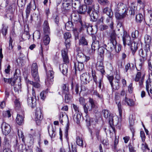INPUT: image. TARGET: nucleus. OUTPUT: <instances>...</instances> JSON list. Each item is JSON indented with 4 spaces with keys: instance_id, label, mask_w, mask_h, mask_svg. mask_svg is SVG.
<instances>
[{
    "instance_id": "nucleus-1",
    "label": "nucleus",
    "mask_w": 152,
    "mask_h": 152,
    "mask_svg": "<svg viewBox=\"0 0 152 152\" xmlns=\"http://www.w3.org/2000/svg\"><path fill=\"white\" fill-rule=\"evenodd\" d=\"M77 61L74 63L75 71H82L84 67L83 63L87 62L90 59L89 56H86L80 51H78L77 56Z\"/></svg>"
},
{
    "instance_id": "nucleus-2",
    "label": "nucleus",
    "mask_w": 152,
    "mask_h": 152,
    "mask_svg": "<svg viewBox=\"0 0 152 152\" xmlns=\"http://www.w3.org/2000/svg\"><path fill=\"white\" fill-rule=\"evenodd\" d=\"M14 147L15 151L21 152H33L32 149L28 146L26 147L23 144H20V142L17 139L14 145Z\"/></svg>"
},
{
    "instance_id": "nucleus-3",
    "label": "nucleus",
    "mask_w": 152,
    "mask_h": 152,
    "mask_svg": "<svg viewBox=\"0 0 152 152\" xmlns=\"http://www.w3.org/2000/svg\"><path fill=\"white\" fill-rule=\"evenodd\" d=\"M88 102L89 103L90 105L91 106V108L89 107L87 108L86 105L84 106V109L85 113L86 114L88 113V111H91L92 110H93V111L95 113L97 112L98 106L97 104L95 101L94 100L93 98H89Z\"/></svg>"
},
{
    "instance_id": "nucleus-4",
    "label": "nucleus",
    "mask_w": 152,
    "mask_h": 152,
    "mask_svg": "<svg viewBox=\"0 0 152 152\" xmlns=\"http://www.w3.org/2000/svg\"><path fill=\"white\" fill-rule=\"evenodd\" d=\"M71 17L72 21L77 22V23L80 25L81 29L86 27L85 23L82 22L81 16L79 15L77 13L73 12L71 14Z\"/></svg>"
},
{
    "instance_id": "nucleus-5",
    "label": "nucleus",
    "mask_w": 152,
    "mask_h": 152,
    "mask_svg": "<svg viewBox=\"0 0 152 152\" xmlns=\"http://www.w3.org/2000/svg\"><path fill=\"white\" fill-rule=\"evenodd\" d=\"M150 51V46L149 44H145L143 49H141L139 51V56L142 57L140 60L142 61H144L147 59L148 55V53Z\"/></svg>"
},
{
    "instance_id": "nucleus-6",
    "label": "nucleus",
    "mask_w": 152,
    "mask_h": 152,
    "mask_svg": "<svg viewBox=\"0 0 152 152\" xmlns=\"http://www.w3.org/2000/svg\"><path fill=\"white\" fill-rule=\"evenodd\" d=\"M87 12L89 15L91 21L95 22L97 20L99 17L98 12L95 10L94 8L93 5L92 6H89Z\"/></svg>"
},
{
    "instance_id": "nucleus-7",
    "label": "nucleus",
    "mask_w": 152,
    "mask_h": 152,
    "mask_svg": "<svg viewBox=\"0 0 152 152\" xmlns=\"http://www.w3.org/2000/svg\"><path fill=\"white\" fill-rule=\"evenodd\" d=\"M110 42L107 45L108 48L111 51L114 50L115 46L117 45L116 40V34L114 31H113L110 34Z\"/></svg>"
},
{
    "instance_id": "nucleus-8",
    "label": "nucleus",
    "mask_w": 152,
    "mask_h": 152,
    "mask_svg": "<svg viewBox=\"0 0 152 152\" xmlns=\"http://www.w3.org/2000/svg\"><path fill=\"white\" fill-rule=\"evenodd\" d=\"M31 75L34 80L37 81L39 80V77L38 72V66L36 63L32 64L31 67Z\"/></svg>"
},
{
    "instance_id": "nucleus-9",
    "label": "nucleus",
    "mask_w": 152,
    "mask_h": 152,
    "mask_svg": "<svg viewBox=\"0 0 152 152\" xmlns=\"http://www.w3.org/2000/svg\"><path fill=\"white\" fill-rule=\"evenodd\" d=\"M115 10V11L121 12V13L125 14L127 15V8L126 5L122 3H119L118 4L117 6H116Z\"/></svg>"
},
{
    "instance_id": "nucleus-10",
    "label": "nucleus",
    "mask_w": 152,
    "mask_h": 152,
    "mask_svg": "<svg viewBox=\"0 0 152 152\" xmlns=\"http://www.w3.org/2000/svg\"><path fill=\"white\" fill-rule=\"evenodd\" d=\"M47 79L46 80L45 83L46 85H48L51 84L53 81L54 72L51 70H49L47 72Z\"/></svg>"
},
{
    "instance_id": "nucleus-11",
    "label": "nucleus",
    "mask_w": 152,
    "mask_h": 152,
    "mask_svg": "<svg viewBox=\"0 0 152 152\" xmlns=\"http://www.w3.org/2000/svg\"><path fill=\"white\" fill-rule=\"evenodd\" d=\"M2 132L5 135H8L11 132V127L10 125L6 122H3L1 125Z\"/></svg>"
},
{
    "instance_id": "nucleus-12",
    "label": "nucleus",
    "mask_w": 152,
    "mask_h": 152,
    "mask_svg": "<svg viewBox=\"0 0 152 152\" xmlns=\"http://www.w3.org/2000/svg\"><path fill=\"white\" fill-rule=\"evenodd\" d=\"M124 35L123 36V41L124 46L126 45H130L131 44V38L130 36L127 34L126 32L124 31Z\"/></svg>"
},
{
    "instance_id": "nucleus-13",
    "label": "nucleus",
    "mask_w": 152,
    "mask_h": 152,
    "mask_svg": "<svg viewBox=\"0 0 152 152\" xmlns=\"http://www.w3.org/2000/svg\"><path fill=\"white\" fill-rule=\"evenodd\" d=\"M141 72H138L136 75L134 79V81L136 82H139V85L140 87L142 86L143 85L144 79V76L143 75L141 78Z\"/></svg>"
},
{
    "instance_id": "nucleus-14",
    "label": "nucleus",
    "mask_w": 152,
    "mask_h": 152,
    "mask_svg": "<svg viewBox=\"0 0 152 152\" xmlns=\"http://www.w3.org/2000/svg\"><path fill=\"white\" fill-rule=\"evenodd\" d=\"M64 38L65 39V44L66 48H70V38L71 37V34L69 32H66L64 33Z\"/></svg>"
},
{
    "instance_id": "nucleus-15",
    "label": "nucleus",
    "mask_w": 152,
    "mask_h": 152,
    "mask_svg": "<svg viewBox=\"0 0 152 152\" xmlns=\"http://www.w3.org/2000/svg\"><path fill=\"white\" fill-rule=\"evenodd\" d=\"M151 80L149 78L146 82L145 88L148 95L150 97L151 96V94H152V87L151 86Z\"/></svg>"
},
{
    "instance_id": "nucleus-16",
    "label": "nucleus",
    "mask_w": 152,
    "mask_h": 152,
    "mask_svg": "<svg viewBox=\"0 0 152 152\" xmlns=\"http://www.w3.org/2000/svg\"><path fill=\"white\" fill-rule=\"evenodd\" d=\"M72 9V7L70 4L67 1L64 2L62 4V7L61 8L62 11L64 13L68 12L70 11Z\"/></svg>"
},
{
    "instance_id": "nucleus-17",
    "label": "nucleus",
    "mask_w": 152,
    "mask_h": 152,
    "mask_svg": "<svg viewBox=\"0 0 152 152\" xmlns=\"http://www.w3.org/2000/svg\"><path fill=\"white\" fill-rule=\"evenodd\" d=\"M81 80L83 82L84 84H87L90 81V76L89 74L87 73H83L80 77Z\"/></svg>"
},
{
    "instance_id": "nucleus-18",
    "label": "nucleus",
    "mask_w": 152,
    "mask_h": 152,
    "mask_svg": "<svg viewBox=\"0 0 152 152\" xmlns=\"http://www.w3.org/2000/svg\"><path fill=\"white\" fill-rule=\"evenodd\" d=\"M113 2L111 3L110 6V8L107 7L104 8L103 10V12L106 14L110 17H112L113 15V12L111 10V8L113 7Z\"/></svg>"
},
{
    "instance_id": "nucleus-19",
    "label": "nucleus",
    "mask_w": 152,
    "mask_h": 152,
    "mask_svg": "<svg viewBox=\"0 0 152 152\" xmlns=\"http://www.w3.org/2000/svg\"><path fill=\"white\" fill-rule=\"evenodd\" d=\"M28 105L32 108H34L36 105V99L34 97L28 98L27 99Z\"/></svg>"
},
{
    "instance_id": "nucleus-20",
    "label": "nucleus",
    "mask_w": 152,
    "mask_h": 152,
    "mask_svg": "<svg viewBox=\"0 0 152 152\" xmlns=\"http://www.w3.org/2000/svg\"><path fill=\"white\" fill-rule=\"evenodd\" d=\"M68 48L64 49L61 50V54L64 64L69 63V61L68 57L67 56V49Z\"/></svg>"
},
{
    "instance_id": "nucleus-21",
    "label": "nucleus",
    "mask_w": 152,
    "mask_h": 152,
    "mask_svg": "<svg viewBox=\"0 0 152 152\" xmlns=\"http://www.w3.org/2000/svg\"><path fill=\"white\" fill-rule=\"evenodd\" d=\"M48 132L51 138H54L56 135V129L53 128L52 125L50 124L48 126Z\"/></svg>"
},
{
    "instance_id": "nucleus-22",
    "label": "nucleus",
    "mask_w": 152,
    "mask_h": 152,
    "mask_svg": "<svg viewBox=\"0 0 152 152\" xmlns=\"http://www.w3.org/2000/svg\"><path fill=\"white\" fill-rule=\"evenodd\" d=\"M35 81H36V82H34L32 81H30L28 79H26V82L27 83L28 86L29 85H32L35 88H38L40 87V85L38 83V82L39 81V80L37 81L36 80Z\"/></svg>"
},
{
    "instance_id": "nucleus-23",
    "label": "nucleus",
    "mask_w": 152,
    "mask_h": 152,
    "mask_svg": "<svg viewBox=\"0 0 152 152\" xmlns=\"http://www.w3.org/2000/svg\"><path fill=\"white\" fill-rule=\"evenodd\" d=\"M44 34H50V29L48 22L47 20H45L43 24Z\"/></svg>"
},
{
    "instance_id": "nucleus-24",
    "label": "nucleus",
    "mask_w": 152,
    "mask_h": 152,
    "mask_svg": "<svg viewBox=\"0 0 152 152\" xmlns=\"http://www.w3.org/2000/svg\"><path fill=\"white\" fill-rule=\"evenodd\" d=\"M140 146L143 152H152V150L150 149L148 145L144 142H142Z\"/></svg>"
},
{
    "instance_id": "nucleus-25",
    "label": "nucleus",
    "mask_w": 152,
    "mask_h": 152,
    "mask_svg": "<svg viewBox=\"0 0 152 152\" xmlns=\"http://www.w3.org/2000/svg\"><path fill=\"white\" fill-rule=\"evenodd\" d=\"M96 68L97 70L101 72L102 74V75H103L104 74L105 71L104 69V66L102 63L101 62H98L96 65Z\"/></svg>"
},
{
    "instance_id": "nucleus-26",
    "label": "nucleus",
    "mask_w": 152,
    "mask_h": 152,
    "mask_svg": "<svg viewBox=\"0 0 152 152\" xmlns=\"http://www.w3.org/2000/svg\"><path fill=\"white\" fill-rule=\"evenodd\" d=\"M36 118L37 120H41L42 119V110L39 108L36 109L35 112Z\"/></svg>"
},
{
    "instance_id": "nucleus-27",
    "label": "nucleus",
    "mask_w": 152,
    "mask_h": 152,
    "mask_svg": "<svg viewBox=\"0 0 152 152\" xmlns=\"http://www.w3.org/2000/svg\"><path fill=\"white\" fill-rule=\"evenodd\" d=\"M131 49L132 51V54L134 55L138 49V44L134 41L131 43Z\"/></svg>"
},
{
    "instance_id": "nucleus-28",
    "label": "nucleus",
    "mask_w": 152,
    "mask_h": 152,
    "mask_svg": "<svg viewBox=\"0 0 152 152\" xmlns=\"http://www.w3.org/2000/svg\"><path fill=\"white\" fill-rule=\"evenodd\" d=\"M24 115H21L20 114H18L16 118V122L19 125H21L23 122Z\"/></svg>"
},
{
    "instance_id": "nucleus-29",
    "label": "nucleus",
    "mask_w": 152,
    "mask_h": 152,
    "mask_svg": "<svg viewBox=\"0 0 152 152\" xmlns=\"http://www.w3.org/2000/svg\"><path fill=\"white\" fill-rule=\"evenodd\" d=\"M49 34H44V36L43 38V41L44 44L47 45L49 44L50 38L49 36Z\"/></svg>"
},
{
    "instance_id": "nucleus-30",
    "label": "nucleus",
    "mask_w": 152,
    "mask_h": 152,
    "mask_svg": "<svg viewBox=\"0 0 152 152\" xmlns=\"http://www.w3.org/2000/svg\"><path fill=\"white\" fill-rule=\"evenodd\" d=\"M60 69L63 74L64 75H67L68 72V66L66 64H63L61 67H60Z\"/></svg>"
},
{
    "instance_id": "nucleus-31",
    "label": "nucleus",
    "mask_w": 152,
    "mask_h": 152,
    "mask_svg": "<svg viewBox=\"0 0 152 152\" xmlns=\"http://www.w3.org/2000/svg\"><path fill=\"white\" fill-rule=\"evenodd\" d=\"M62 94H65L69 93V85L64 84L62 86Z\"/></svg>"
},
{
    "instance_id": "nucleus-32",
    "label": "nucleus",
    "mask_w": 152,
    "mask_h": 152,
    "mask_svg": "<svg viewBox=\"0 0 152 152\" xmlns=\"http://www.w3.org/2000/svg\"><path fill=\"white\" fill-rule=\"evenodd\" d=\"M85 25L86 26L85 28H86V27H87V31L88 33L89 34L92 35L96 32V31H94L93 28H92V26L90 25L87 26L86 24Z\"/></svg>"
},
{
    "instance_id": "nucleus-33",
    "label": "nucleus",
    "mask_w": 152,
    "mask_h": 152,
    "mask_svg": "<svg viewBox=\"0 0 152 152\" xmlns=\"http://www.w3.org/2000/svg\"><path fill=\"white\" fill-rule=\"evenodd\" d=\"M127 15L125 14L121 13V12L116 11L115 13L116 18L118 20H121L126 17Z\"/></svg>"
},
{
    "instance_id": "nucleus-34",
    "label": "nucleus",
    "mask_w": 152,
    "mask_h": 152,
    "mask_svg": "<svg viewBox=\"0 0 152 152\" xmlns=\"http://www.w3.org/2000/svg\"><path fill=\"white\" fill-rule=\"evenodd\" d=\"M99 47V42L98 41L96 40L93 42L91 45V48L94 51L96 50H98Z\"/></svg>"
},
{
    "instance_id": "nucleus-35",
    "label": "nucleus",
    "mask_w": 152,
    "mask_h": 152,
    "mask_svg": "<svg viewBox=\"0 0 152 152\" xmlns=\"http://www.w3.org/2000/svg\"><path fill=\"white\" fill-rule=\"evenodd\" d=\"M120 82L115 81L111 84V87L113 89L118 90L120 88L119 83Z\"/></svg>"
},
{
    "instance_id": "nucleus-36",
    "label": "nucleus",
    "mask_w": 152,
    "mask_h": 152,
    "mask_svg": "<svg viewBox=\"0 0 152 152\" xmlns=\"http://www.w3.org/2000/svg\"><path fill=\"white\" fill-rule=\"evenodd\" d=\"M79 44L82 46L87 45L88 44L87 40L84 37H81L79 40Z\"/></svg>"
},
{
    "instance_id": "nucleus-37",
    "label": "nucleus",
    "mask_w": 152,
    "mask_h": 152,
    "mask_svg": "<svg viewBox=\"0 0 152 152\" xmlns=\"http://www.w3.org/2000/svg\"><path fill=\"white\" fill-rule=\"evenodd\" d=\"M73 119L75 121L78 123L81 119V114L80 112L75 113L73 116Z\"/></svg>"
},
{
    "instance_id": "nucleus-38",
    "label": "nucleus",
    "mask_w": 152,
    "mask_h": 152,
    "mask_svg": "<svg viewBox=\"0 0 152 152\" xmlns=\"http://www.w3.org/2000/svg\"><path fill=\"white\" fill-rule=\"evenodd\" d=\"M73 24L72 21H69L65 24L66 29L67 31H70L73 28Z\"/></svg>"
},
{
    "instance_id": "nucleus-39",
    "label": "nucleus",
    "mask_w": 152,
    "mask_h": 152,
    "mask_svg": "<svg viewBox=\"0 0 152 152\" xmlns=\"http://www.w3.org/2000/svg\"><path fill=\"white\" fill-rule=\"evenodd\" d=\"M124 101L127 105L130 106H132L134 105V102L133 100L131 99H128L125 96Z\"/></svg>"
},
{
    "instance_id": "nucleus-40",
    "label": "nucleus",
    "mask_w": 152,
    "mask_h": 152,
    "mask_svg": "<svg viewBox=\"0 0 152 152\" xmlns=\"http://www.w3.org/2000/svg\"><path fill=\"white\" fill-rule=\"evenodd\" d=\"M64 101L66 103H69L71 100L72 98V96L69 94H65Z\"/></svg>"
},
{
    "instance_id": "nucleus-41",
    "label": "nucleus",
    "mask_w": 152,
    "mask_h": 152,
    "mask_svg": "<svg viewBox=\"0 0 152 152\" xmlns=\"http://www.w3.org/2000/svg\"><path fill=\"white\" fill-rule=\"evenodd\" d=\"M10 140L6 137L4 138V148H10Z\"/></svg>"
},
{
    "instance_id": "nucleus-42",
    "label": "nucleus",
    "mask_w": 152,
    "mask_h": 152,
    "mask_svg": "<svg viewBox=\"0 0 152 152\" xmlns=\"http://www.w3.org/2000/svg\"><path fill=\"white\" fill-rule=\"evenodd\" d=\"M80 12L81 14H84L87 10V7L86 5H84L80 7Z\"/></svg>"
},
{
    "instance_id": "nucleus-43",
    "label": "nucleus",
    "mask_w": 152,
    "mask_h": 152,
    "mask_svg": "<svg viewBox=\"0 0 152 152\" xmlns=\"http://www.w3.org/2000/svg\"><path fill=\"white\" fill-rule=\"evenodd\" d=\"M102 112L104 114V117L106 118H108L109 117L110 118V116H112L110 115V113L108 110H103Z\"/></svg>"
},
{
    "instance_id": "nucleus-44",
    "label": "nucleus",
    "mask_w": 152,
    "mask_h": 152,
    "mask_svg": "<svg viewBox=\"0 0 152 152\" xmlns=\"http://www.w3.org/2000/svg\"><path fill=\"white\" fill-rule=\"evenodd\" d=\"M76 142L77 144L80 146H82L83 145V141L79 136H77L76 137Z\"/></svg>"
},
{
    "instance_id": "nucleus-45",
    "label": "nucleus",
    "mask_w": 152,
    "mask_h": 152,
    "mask_svg": "<svg viewBox=\"0 0 152 152\" xmlns=\"http://www.w3.org/2000/svg\"><path fill=\"white\" fill-rule=\"evenodd\" d=\"M86 121L89 122V125H90L91 124L94 125L96 124V119L93 118H87L86 119Z\"/></svg>"
},
{
    "instance_id": "nucleus-46",
    "label": "nucleus",
    "mask_w": 152,
    "mask_h": 152,
    "mask_svg": "<svg viewBox=\"0 0 152 152\" xmlns=\"http://www.w3.org/2000/svg\"><path fill=\"white\" fill-rule=\"evenodd\" d=\"M136 19L137 23H140L143 19V16L141 14H139L136 16Z\"/></svg>"
},
{
    "instance_id": "nucleus-47",
    "label": "nucleus",
    "mask_w": 152,
    "mask_h": 152,
    "mask_svg": "<svg viewBox=\"0 0 152 152\" xmlns=\"http://www.w3.org/2000/svg\"><path fill=\"white\" fill-rule=\"evenodd\" d=\"M116 103L117 104L119 114L120 116L121 117V116L122 113V108L121 103H120L119 102L117 101H116Z\"/></svg>"
},
{
    "instance_id": "nucleus-48",
    "label": "nucleus",
    "mask_w": 152,
    "mask_h": 152,
    "mask_svg": "<svg viewBox=\"0 0 152 152\" xmlns=\"http://www.w3.org/2000/svg\"><path fill=\"white\" fill-rule=\"evenodd\" d=\"M48 93V91L47 90L43 91L41 92L40 95L41 99L42 100H44L46 97Z\"/></svg>"
},
{
    "instance_id": "nucleus-49",
    "label": "nucleus",
    "mask_w": 152,
    "mask_h": 152,
    "mask_svg": "<svg viewBox=\"0 0 152 152\" xmlns=\"http://www.w3.org/2000/svg\"><path fill=\"white\" fill-rule=\"evenodd\" d=\"M31 2L30 3L27 5L26 11V17L27 18L28 17L31 11Z\"/></svg>"
},
{
    "instance_id": "nucleus-50",
    "label": "nucleus",
    "mask_w": 152,
    "mask_h": 152,
    "mask_svg": "<svg viewBox=\"0 0 152 152\" xmlns=\"http://www.w3.org/2000/svg\"><path fill=\"white\" fill-rule=\"evenodd\" d=\"M145 42L146 44H149L151 40V37L148 35L146 34L144 37Z\"/></svg>"
},
{
    "instance_id": "nucleus-51",
    "label": "nucleus",
    "mask_w": 152,
    "mask_h": 152,
    "mask_svg": "<svg viewBox=\"0 0 152 152\" xmlns=\"http://www.w3.org/2000/svg\"><path fill=\"white\" fill-rule=\"evenodd\" d=\"M103 75H102L98 79V81H97V83L98 84V87L100 89H101L102 85L103 84Z\"/></svg>"
},
{
    "instance_id": "nucleus-52",
    "label": "nucleus",
    "mask_w": 152,
    "mask_h": 152,
    "mask_svg": "<svg viewBox=\"0 0 152 152\" xmlns=\"http://www.w3.org/2000/svg\"><path fill=\"white\" fill-rule=\"evenodd\" d=\"M139 32L138 30H135L132 33V37L133 38H136L139 36Z\"/></svg>"
},
{
    "instance_id": "nucleus-53",
    "label": "nucleus",
    "mask_w": 152,
    "mask_h": 152,
    "mask_svg": "<svg viewBox=\"0 0 152 152\" xmlns=\"http://www.w3.org/2000/svg\"><path fill=\"white\" fill-rule=\"evenodd\" d=\"M3 28L2 29V33L3 35H6L7 33L8 27L7 26L2 24Z\"/></svg>"
},
{
    "instance_id": "nucleus-54",
    "label": "nucleus",
    "mask_w": 152,
    "mask_h": 152,
    "mask_svg": "<svg viewBox=\"0 0 152 152\" xmlns=\"http://www.w3.org/2000/svg\"><path fill=\"white\" fill-rule=\"evenodd\" d=\"M22 38L25 40L29 39L30 38V35L29 33L28 32H25L23 34Z\"/></svg>"
},
{
    "instance_id": "nucleus-55",
    "label": "nucleus",
    "mask_w": 152,
    "mask_h": 152,
    "mask_svg": "<svg viewBox=\"0 0 152 152\" xmlns=\"http://www.w3.org/2000/svg\"><path fill=\"white\" fill-rule=\"evenodd\" d=\"M15 106L16 109H18L20 107V101L17 99H16L14 101Z\"/></svg>"
},
{
    "instance_id": "nucleus-56",
    "label": "nucleus",
    "mask_w": 152,
    "mask_h": 152,
    "mask_svg": "<svg viewBox=\"0 0 152 152\" xmlns=\"http://www.w3.org/2000/svg\"><path fill=\"white\" fill-rule=\"evenodd\" d=\"M98 50L99 53L101 55V56H102V55L104 53L105 49L104 47H99Z\"/></svg>"
},
{
    "instance_id": "nucleus-57",
    "label": "nucleus",
    "mask_w": 152,
    "mask_h": 152,
    "mask_svg": "<svg viewBox=\"0 0 152 152\" xmlns=\"http://www.w3.org/2000/svg\"><path fill=\"white\" fill-rule=\"evenodd\" d=\"M53 19L54 22L57 25H58L59 20V17L58 15H56L53 16Z\"/></svg>"
},
{
    "instance_id": "nucleus-58",
    "label": "nucleus",
    "mask_w": 152,
    "mask_h": 152,
    "mask_svg": "<svg viewBox=\"0 0 152 152\" xmlns=\"http://www.w3.org/2000/svg\"><path fill=\"white\" fill-rule=\"evenodd\" d=\"M141 63L139 64V65L137 66V67H136V69L137 70L138 72H141V71L142 70V67L143 65V64L144 63V61H140Z\"/></svg>"
},
{
    "instance_id": "nucleus-59",
    "label": "nucleus",
    "mask_w": 152,
    "mask_h": 152,
    "mask_svg": "<svg viewBox=\"0 0 152 152\" xmlns=\"http://www.w3.org/2000/svg\"><path fill=\"white\" fill-rule=\"evenodd\" d=\"M109 123L111 127L113 129V130H114V128L113 126V116H110V118H109Z\"/></svg>"
},
{
    "instance_id": "nucleus-60",
    "label": "nucleus",
    "mask_w": 152,
    "mask_h": 152,
    "mask_svg": "<svg viewBox=\"0 0 152 152\" xmlns=\"http://www.w3.org/2000/svg\"><path fill=\"white\" fill-rule=\"evenodd\" d=\"M140 137L142 139V140L143 142H144L145 140V133L143 131H141L140 132Z\"/></svg>"
},
{
    "instance_id": "nucleus-61",
    "label": "nucleus",
    "mask_w": 152,
    "mask_h": 152,
    "mask_svg": "<svg viewBox=\"0 0 152 152\" xmlns=\"http://www.w3.org/2000/svg\"><path fill=\"white\" fill-rule=\"evenodd\" d=\"M92 76L94 80V82L96 84H97V80L96 76V75L95 72L94 71H93V70H92Z\"/></svg>"
},
{
    "instance_id": "nucleus-62",
    "label": "nucleus",
    "mask_w": 152,
    "mask_h": 152,
    "mask_svg": "<svg viewBox=\"0 0 152 152\" xmlns=\"http://www.w3.org/2000/svg\"><path fill=\"white\" fill-rule=\"evenodd\" d=\"M12 39L11 37H10V39L9 40V46L8 47V48L10 50H12L13 48V46L12 45Z\"/></svg>"
},
{
    "instance_id": "nucleus-63",
    "label": "nucleus",
    "mask_w": 152,
    "mask_h": 152,
    "mask_svg": "<svg viewBox=\"0 0 152 152\" xmlns=\"http://www.w3.org/2000/svg\"><path fill=\"white\" fill-rule=\"evenodd\" d=\"M72 108H73L74 109V111L76 112V113L80 112L79 108L77 106V105L75 104H73L72 105Z\"/></svg>"
},
{
    "instance_id": "nucleus-64",
    "label": "nucleus",
    "mask_w": 152,
    "mask_h": 152,
    "mask_svg": "<svg viewBox=\"0 0 152 152\" xmlns=\"http://www.w3.org/2000/svg\"><path fill=\"white\" fill-rule=\"evenodd\" d=\"M3 115L5 117H7L9 118L11 117V114L9 110H7L3 113Z\"/></svg>"
}]
</instances>
